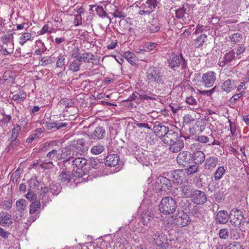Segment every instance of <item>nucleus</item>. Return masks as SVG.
Returning a JSON list of instances; mask_svg holds the SVG:
<instances>
[{
    "label": "nucleus",
    "instance_id": "obj_64",
    "mask_svg": "<svg viewBox=\"0 0 249 249\" xmlns=\"http://www.w3.org/2000/svg\"><path fill=\"white\" fill-rule=\"evenodd\" d=\"M161 181H162L163 182V183L166 185L168 189H170L172 187V185L170 182V181L167 178H162Z\"/></svg>",
    "mask_w": 249,
    "mask_h": 249
},
{
    "label": "nucleus",
    "instance_id": "obj_18",
    "mask_svg": "<svg viewBox=\"0 0 249 249\" xmlns=\"http://www.w3.org/2000/svg\"><path fill=\"white\" fill-rule=\"evenodd\" d=\"M174 11L176 18L182 19L185 23H186V21H189V14L186 12V9L184 7L176 9Z\"/></svg>",
    "mask_w": 249,
    "mask_h": 249
},
{
    "label": "nucleus",
    "instance_id": "obj_61",
    "mask_svg": "<svg viewBox=\"0 0 249 249\" xmlns=\"http://www.w3.org/2000/svg\"><path fill=\"white\" fill-rule=\"evenodd\" d=\"M196 140L202 143H206L209 142V138L206 136H199L197 137Z\"/></svg>",
    "mask_w": 249,
    "mask_h": 249
},
{
    "label": "nucleus",
    "instance_id": "obj_34",
    "mask_svg": "<svg viewBox=\"0 0 249 249\" xmlns=\"http://www.w3.org/2000/svg\"><path fill=\"white\" fill-rule=\"evenodd\" d=\"M76 148L81 153H85L88 150L87 147L85 146V140L83 139H79L77 141Z\"/></svg>",
    "mask_w": 249,
    "mask_h": 249
},
{
    "label": "nucleus",
    "instance_id": "obj_31",
    "mask_svg": "<svg viewBox=\"0 0 249 249\" xmlns=\"http://www.w3.org/2000/svg\"><path fill=\"white\" fill-rule=\"evenodd\" d=\"M217 158L215 157H209L206 160L205 166L208 169H213L217 164Z\"/></svg>",
    "mask_w": 249,
    "mask_h": 249
},
{
    "label": "nucleus",
    "instance_id": "obj_6",
    "mask_svg": "<svg viewBox=\"0 0 249 249\" xmlns=\"http://www.w3.org/2000/svg\"><path fill=\"white\" fill-rule=\"evenodd\" d=\"M49 161H44L42 164L49 163L53 164V160L57 161L61 160H67V154L63 150L53 149L50 151L46 155Z\"/></svg>",
    "mask_w": 249,
    "mask_h": 249
},
{
    "label": "nucleus",
    "instance_id": "obj_46",
    "mask_svg": "<svg viewBox=\"0 0 249 249\" xmlns=\"http://www.w3.org/2000/svg\"><path fill=\"white\" fill-rule=\"evenodd\" d=\"M1 40L4 45H6L13 42V36L12 34H5L1 37Z\"/></svg>",
    "mask_w": 249,
    "mask_h": 249
},
{
    "label": "nucleus",
    "instance_id": "obj_50",
    "mask_svg": "<svg viewBox=\"0 0 249 249\" xmlns=\"http://www.w3.org/2000/svg\"><path fill=\"white\" fill-rule=\"evenodd\" d=\"M198 166L197 165H190L188 168L185 169L184 171L185 173L188 175L193 174L196 173L198 170Z\"/></svg>",
    "mask_w": 249,
    "mask_h": 249
},
{
    "label": "nucleus",
    "instance_id": "obj_32",
    "mask_svg": "<svg viewBox=\"0 0 249 249\" xmlns=\"http://www.w3.org/2000/svg\"><path fill=\"white\" fill-rule=\"evenodd\" d=\"M77 14L74 16L73 23L75 26L80 25L82 23L81 13L83 12V9L81 7L78 8L77 10Z\"/></svg>",
    "mask_w": 249,
    "mask_h": 249
},
{
    "label": "nucleus",
    "instance_id": "obj_37",
    "mask_svg": "<svg viewBox=\"0 0 249 249\" xmlns=\"http://www.w3.org/2000/svg\"><path fill=\"white\" fill-rule=\"evenodd\" d=\"M53 1L56 4L61 8L66 7L74 2L73 0H53Z\"/></svg>",
    "mask_w": 249,
    "mask_h": 249
},
{
    "label": "nucleus",
    "instance_id": "obj_24",
    "mask_svg": "<svg viewBox=\"0 0 249 249\" xmlns=\"http://www.w3.org/2000/svg\"><path fill=\"white\" fill-rule=\"evenodd\" d=\"M192 160L196 164H201L205 160V155L201 151L197 150L193 153L191 155Z\"/></svg>",
    "mask_w": 249,
    "mask_h": 249
},
{
    "label": "nucleus",
    "instance_id": "obj_16",
    "mask_svg": "<svg viewBox=\"0 0 249 249\" xmlns=\"http://www.w3.org/2000/svg\"><path fill=\"white\" fill-rule=\"evenodd\" d=\"M183 121L185 124L192 126L194 124L199 122V119L196 118V114L192 112L184 115Z\"/></svg>",
    "mask_w": 249,
    "mask_h": 249
},
{
    "label": "nucleus",
    "instance_id": "obj_19",
    "mask_svg": "<svg viewBox=\"0 0 249 249\" xmlns=\"http://www.w3.org/2000/svg\"><path fill=\"white\" fill-rule=\"evenodd\" d=\"M119 157L117 154H109L106 158L105 164L107 166L114 167L118 163Z\"/></svg>",
    "mask_w": 249,
    "mask_h": 249
},
{
    "label": "nucleus",
    "instance_id": "obj_42",
    "mask_svg": "<svg viewBox=\"0 0 249 249\" xmlns=\"http://www.w3.org/2000/svg\"><path fill=\"white\" fill-rule=\"evenodd\" d=\"M5 45L6 46H2V48L3 50V54L5 55H7L13 52L14 45V43L12 42Z\"/></svg>",
    "mask_w": 249,
    "mask_h": 249
},
{
    "label": "nucleus",
    "instance_id": "obj_5",
    "mask_svg": "<svg viewBox=\"0 0 249 249\" xmlns=\"http://www.w3.org/2000/svg\"><path fill=\"white\" fill-rule=\"evenodd\" d=\"M147 78L151 82L160 84L163 83L162 76L159 69L155 67H150L147 71Z\"/></svg>",
    "mask_w": 249,
    "mask_h": 249
},
{
    "label": "nucleus",
    "instance_id": "obj_3",
    "mask_svg": "<svg viewBox=\"0 0 249 249\" xmlns=\"http://www.w3.org/2000/svg\"><path fill=\"white\" fill-rule=\"evenodd\" d=\"M87 160L84 157L75 158L72 161L73 171H75L77 177H82L87 170Z\"/></svg>",
    "mask_w": 249,
    "mask_h": 249
},
{
    "label": "nucleus",
    "instance_id": "obj_26",
    "mask_svg": "<svg viewBox=\"0 0 249 249\" xmlns=\"http://www.w3.org/2000/svg\"><path fill=\"white\" fill-rule=\"evenodd\" d=\"M207 42V36L205 34H201L195 40V46L196 48L202 47L206 45Z\"/></svg>",
    "mask_w": 249,
    "mask_h": 249
},
{
    "label": "nucleus",
    "instance_id": "obj_41",
    "mask_svg": "<svg viewBox=\"0 0 249 249\" xmlns=\"http://www.w3.org/2000/svg\"><path fill=\"white\" fill-rule=\"evenodd\" d=\"M59 178L62 182L68 183L71 180L70 174L68 171H63L59 175Z\"/></svg>",
    "mask_w": 249,
    "mask_h": 249
},
{
    "label": "nucleus",
    "instance_id": "obj_11",
    "mask_svg": "<svg viewBox=\"0 0 249 249\" xmlns=\"http://www.w3.org/2000/svg\"><path fill=\"white\" fill-rule=\"evenodd\" d=\"M174 221V223L177 226L183 227L189 224L190 219L186 213L181 212L178 213Z\"/></svg>",
    "mask_w": 249,
    "mask_h": 249
},
{
    "label": "nucleus",
    "instance_id": "obj_63",
    "mask_svg": "<svg viewBox=\"0 0 249 249\" xmlns=\"http://www.w3.org/2000/svg\"><path fill=\"white\" fill-rule=\"evenodd\" d=\"M243 95V93L240 92L238 94L233 95L230 99L231 102L235 103L239 98Z\"/></svg>",
    "mask_w": 249,
    "mask_h": 249
},
{
    "label": "nucleus",
    "instance_id": "obj_21",
    "mask_svg": "<svg viewBox=\"0 0 249 249\" xmlns=\"http://www.w3.org/2000/svg\"><path fill=\"white\" fill-rule=\"evenodd\" d=\"M185 172L184 170H176L172 173V177L174 180L178 183H182L185 178Z\"/></svg>",
    "mask_w": 249,
    "mask_h": 249
},
{
    "label": "nucleus",
    "instance_id": "obj_30",
    "mask_svg": "<svg viewBox=\"0 0 249 249\" xmlns=\"http://www.w3.org/2000/svg\"><path fill=\"white\" fill-rule=\"evenodd\" d=\"M226 173V168L223 166L218 167L213 174L214 179L216 181L221 179Z\"/></svg>",
    "mask_w": 249,
    "mask_h": 249
},
{
    "label": "nucleus",
    "instance_id": "obj_23",
    "mask_svg": "<svg viewBox=\"0 0 249 249\" xmlns=\"http://www.w3.org/2000/svg\"><path fill=\"white\" fill-rule=\"evenodd\" d=\"M229 215L226 211H220L216 215L215 219L217 223L219 224H225L229 219Z\"/></svg>",
    "mask_w": 249,
    "mask_h": 249
},
{
    "label": "nucleus",
    "instance_id": "obj_27",
    "mask_svg": "<svg viewBox=\"0 0 249 249\" xmlns=\"http://www.w3.org/2000/svg\"><path fill=\"white\" fill-rule=\"evenodd\" d=\"M105 131L102 127H96L92 133V137L94 139H101L104 137Z\"/></svg>",
    "mask_w": 249,
    "mask_h": 249
},
{
    "label": "nucleus",
    "instance_id": "obj_1",
    "mask_svg": "<svg viewBox=\"0 0 249 249\" xmlns=\"http://www.w3.org/2000/svg\"><path fill=\"white\" fill-rule=\"evenodd\" d=\"M157 6V0H140L137 6L139 10L138 16L141 18L149 16Z\"/></svg>",
    "mask_w": 249,
    "mask_h": 249
},
{
    "label": "nucleus",
    "instance_id": "obj_45",
    "mask_svg": "<svg viewBox=\"0 0 249 249\" xmlns=\"http://www.w3.org/2000/svg\"><path fill=\"white\" fill-rule=\"evenodd\" d=\"M66 58L64 54H60L57 58L56 62V67L62 68L65 64Z\"/></svg>",
    "mask_w": 249,
    "mask_h": 249
},
{
    "label": "nucleus",
    "instance_id": "obj_54",
    "mask_svg": "<svg viewBox=\"0 0 249 249\" xmlns=\"http://www.w3.org/2000/svg\"><path fill=\"white\" fill-rule=\"evenodd\" d=\"M48 33L49 34H51L52 33L51 30H49V27L48 25L45 24L44 25L42 29L38 32V34L39 35H43L46 33Z\"/></svg>",
    "mask_w": 249,
    "mask_h": 249
},
{
    "label": "nucleus",
    "instance_id": "obj_14",
    "mask_svg": "<svg viewBox=\"0 0 249 249\" xmlns=\"http://www.w3.org/2000/svg\"><path fill=\"white\" fill-rule=\"evenodd\" d=\"M238 82L237 80L227 79L224 82L221 86V89L226 92H230L237 88Z\"/></svg>",
    "mask_w": 249,
    "mask_h": 249
},
{
    "label": "nucleus",
    "instance_id": "obj_58",
    "mask_svg": "<svg viewBox=\"0 0 249 249\" xmlns=\"http://www.w3.org/2000/svg\"><path fill=\"white\" fill-rule=\"evenodd\" d=\"M112 15L114 18H125L126 17V14L122 11H120L118 10H116L112 14Z\"/></svg>",
    "mask_w": 249,
    "mask_h": 249
},
{
    "label": "nucleus",
    "instance_id": "obj_4",
    "mask_svg": "<svg viewBox=\"0 0 249 249\" xmlns=\"http://www.w3.org/2000/svg\"><path fill=\"white\" fill-rule=\"evenodd\" d=\"M169 67L173 70H176L180 65L182 69H185L187 62L183 58L182 54L177 55L175 53L172 54L167 60Z\"/></svg>",
    "mask_w": 249,
    "mask_h": 249
},
{
    "label": "nucleus",
    "instance_id": "obj_9",
    "mask_svg": "<svg viewBox=\"0 0 249 249\" xmlns=\"http://www.w3.org/2000/svg\"><path fill=\"white\" fill-rule=\"evenodd\" d=\"M78 61L80 62L90 63L95 65L100 63V58L95 56L90 53L85 52L80 54L78 57Z\"/></svg>",
    "mask_w": 249,
    "mask_h": 249
},
{
    "label": "nucleus",
    "instance_id": "obj_28",
    "mask_svg": "<svg viewBox=\"0 0 249 249\" xmlns=\"http://www.w3.org/2000/svg\"><path fill=\"white\" fill-rule=\"evenodd\" d=\"M26 95L25 91L23 90H19L17 94L13 96L12 99L17 103H20L24 100Z\"/></svg>",
    "mask_w": 249,
    "mask_h": 249
},
{
    "label": "nucleus",
    "instance_id": "obj_40",
    "mask_svg": "<svg viewBox=\"0 0 249 249\" xmlns=\"http://www.w3.org/2000/svg\"><path fill=\"white\" fill-rule=\"evenodd\" d=\"M27 202L24 199H20L16 202V206L18 211H23L26 210Z\"/></svg>",
    "mask_w": 249,
    "mask_h": 249
},
{
    "label": "nucleus",
    "instance_id": "obj_51",
    "mask_svg": "<svg viewBox=\"0 0 249 249\" xmlns=\"http://www.w3.org/2000/svg\"><path fill=\"white\" fill-rule=\"evenodd\" d=\"M219 236L223 239H226L229 237V231L227 229H222L219 231Z\"/></svg>",
    "mask_w": 249,
    "mask_h": 249
},
{
    "label": "nucleus",
    "instance_id": "obj_49",
    "mask_svg": "<svg viewBox=\"0 0 249 249\" xmlns=\"http://www.w3.org/2000/svg\"><path fill=\"white\" fill-rule=\"evenodd\" d=\"M1 81L5 85L6 83H9L13 81V77L10 75L9 72H5L3 73L2 77L0 78Z\"/></svg>",
    "mask_w": 249,
    "mask_h": 249
},
{
    "label": "nucleus",
    "instance_id": "obj_2",
    "mask_svg": "<svg viewBox=\"0 0 249 249\" xmlns=\"http://www.w3.org/2000/svg\"><path fill=\"white\" fill-rule=\"evenodd\" d=\"M159 207L160 213L165 215H169L176 211L177 205L173 198L171 196H166L162 198Z\"/></svg>",
    "mask_w": 249,
    "mask_h": 249
},
{
    "label": "nucleus",
    "instance_id": "obj_12",
    "mask_svg": "<svg viewBox=\"0 0 249 249\" xmlns=\"http://www.w3.org/2000/svg\"><path fill=\"white\" fill-rule=\"evenodd\" d=\"M154 243L161 248H165L167 247V236L163 233L155 234L153 236Z\"/></svg>",
    "mask_w": 249,
    "mask_h": 249
},
{
    "label": "nucleus",
    "instance_id": "obj_22",
    "mask_svg": "<svg viewBox=\"0 0 249 249\" xmlns=\"http://www.w3.org/2000/svg\"><path fill=\"white\" fill-rule=\"evenodd\" d=\"M169 148L171 151L173 153H177L183 148L184 142L182 140L178 139L169 144Z\"/></svg>",
    "mask_w": 249,
    "mask_h": 249
},
{
    "label": "nucleus",
    "instance_id": "obj_25",
    "mask_svg": "<svg viewBox=\"0 0 249 249\" xmlns=\"http://www.w3.org/2000/svg\"><path fill=\"white\" fill-rule=\"evenodd\" d=\"M32 34L29 32H24L20 35L18 38L19 44L21 46L24 45L28 41H32L33 39Z\"/></svg>",
    "mask_w": 249,
    "mask_h": 249
},
{
    "label": "nucleus",
    "instance_id": "obj_13",
    "mask_svg": "<svg viewBox=\"0 0 249 249\" xmlns=\"http://www.w3.org/2000/svg\"><path fill=\"white\" fill-rule=\"evenodd\" d=\"M178 163L183 166L188 165L192 160L191 154L187 151L180 152L177 158Z\"/></svg>",
    "mask_w": 249,
    "mask_h": 249
},
{
    "label": "nucleus",
    "instance_id": "obj_8",
    "mask_svg": "<svg viewBox=\"0 0 249 249\" xmlns=\"http://www.w3.org/2000/svg\"><path fill=\"white\" fill-rule=\"evenodd\" d=\"M229 218L230 222L234 226L239 227L241 225L242 219L243 218L242 213L237 209H233L231 210Z\"/></svg>",
    "mask_w": 249,
    "mask_h": 249
},
{
    "label": "nucleus",
    "instance_id": "obj_10",
    "mask_svg": "<svg viewBox=\"0 0 249 249\" xmlns=\"http://www.w3.org/2000/svg\"><path fill=\"white\" fill-rule=\"evenodd\" d=\"M191 198L194 203L198 205L205 203L207 199L204 192L198 190H194V194Z\"/></svg>",
    "mask_w": 249,
    "mask_h": 249
},
{
    "label": "nucleus",
    "instance_id": "obj_29",
    "mask_svg": "<svg viewBox=\"0 0 249 249\" xmlns=\"http://www.w3.org/2000/svg\"><path fill=\"white\" fill-rule=\"evenodd\" d=\"M124 58L131 65L136 64L137 58L135 54L131 52L127 51L124 54Z\"/></svg>",
    "mask_w": 249,
    "mask_h": 249
},
{
    "label": "nucleus",
    "instance_id": "obj_57",
    "mask_svg": "<svg viewBox=\"0 0 249 249\" xmlns=\"http://www.w3.org/2000/svg\"><path fill=\"white\" fill-rule=\"evenodd\" d=\"M151 216L147 214H143L142 215V219L143 224H147L151 220Z\"/></svg>",
    "mask_w": 249,
    "mask_h": 249
},
{
    "label": "nucleus",
    "instance_id": "obj_33",
    "mask_svg": "<svg viewBox=\"0 0 249 249\" xmlns=\"http://www.w3.org/2000/svg\"><path fill=\"white\" fill-rule=\"evenodd\" d=\"M182 194L186 197H191L194 194V190L191 189V186L188 185H184L182 186Z\"/></svg>",
    "mask_w": 249,
    "mask_h": 249
},
{
    "label": "nucleus",
    "instance_id": "obj_48",
    "mask_svg": "<svg viewBox=\"0 0 249 249\" xmlns=\"http://www.w3.org/2000/svg\"><path fill=\"white\" fill-rule=\"evenodd\" d=\"M225 249H244V248L240 242H233L226 246Z\"/></svg>",
    "mask_w": 249,
    "mask_h": 249
},
{
    "label": "nucleus",
    "instance_id": "obj_7",
    "mask_svg": "<svg viewBox=\"0 0 249 249\" xmlns=\"http://www.w3.org/2000/svg\"><path fill=\"white\" fill-rule=\"evenodd\" d=\"M216 80V74L213 71H208L202 74L201 82L206 88L212 87Z\"/></svg>",
    "mask_w": 249,
    "mask_h": 249
},
{
    "label": "nucleus",
    "instance_id": "obj_15",
    "mask_svg": "<svg viewBox=\"0 0 249 249\" xmlns=\"http://www.w3.org/2000/svg\"><path fill=\"white\" fill-rule=\"evenodd\" d=\"M178 139V133L168 129L162 141L164 143L169 144Z\"/></svg>",
    "mask_w": 249,
    "mask_h": 249
},
{
    "label": "nucleus",
    "instance_id": "obj_43",
    "mask_svg": "<svg viewBox=\"0 0 249 249\" xmlns=\"http://www.w3.org/2000/svg\"><path fill=\"white\" fill-rule=\"evenodd\" d=\"M104 150V147L101 144H97L93 146L90 152L94 155H98L101 153Z\"/></svg>",
    "mask_w": 249,
    "mask_h": 249
},
{
    "label": "nucleus",
    "instance_id": "obj_39",
    "mask_svg": "<svg viewBox=\"0 0 249 249\" xmlns=\"http://www.w3.org/2000/svg\"><path fill=\"white\" fill-rule=\"evenodd\" d=\"M81 63L77 60L71 62L69 66V70L73 72H77L79 71Z\"/></svg>",
    "mask_w": 249,
    "mask_h": 249
},
{
    "label": "nucleus",
    "instance_id": "obj_36",
    "mask_svg": "<svg viewBox=\"0 0 249 249\" xmlns=\"http://www.w3.org/2000/svg\"><path fill=\"white\" fill-rule=\"evenodd\" d=\"M230 39L232 45L239 44V43L242 42L243 37L240 34L237 33L231 35L230 36Z\"/></svg>",
    "mask_w": 249,
    "mask_h": 249
},
{
    "label": "nucleus",
    "instance_id": "obj_53",
    "mask_svg": "<svg viewBox=\"0 0 249 249\" xmlns=\"http://www.w3.org/2000/svg\"><path fill=\"white\" fill-rule=\"evenodd\" d=\"M152 96H148L146 94H141L139 95V98L142 100H155L156 99L155 97V95L151 93Z\"/></svg>",
    "mask_w": 249,
    "mask_h": 249
},
{
    "label": "nucleus",
    "instance_id": "obj_60",
    "mask_svg": "<svg viewBox=\"0 0 249 249\" xmlns=\"http://www.w3.org/2000/svg\"><path fill=\"white\" fill-rule=\"evenodd\" d=\"M25 197L27 199L31 201L35 199L36 197V196L33 192L29 191L26 195Z\"/></svg>",
    "mask_w": 249,
    "mask_h": 249
},
{
    "label": "nucleus",
    "instance_id": "obj_56",
    "mask_svg": "<svg viewBox=\"0 0 249 249\" xmlns=\"http://www.w3.org/2000/svg\"><path fill=\"white\" fill-rule=\"evenodd\" d=\"M227 62H230L234 58V52L233 51L229 52L224 55Z\"/></svg>",
    "mask_w": 249,
    "mask_h": 249
},
{
    "label": "nucleus",
    "instance_id": "obj_59",
    "mask_svg": "<svg viewBox=\"0 0 249 249\" xmlns=\"http://www.w3.org/2000/svg\"><path fill=\"white\" fill-rule=\"evenodd\" d=\"M186 102L192 105H196L197 104V102L195 98H194L192 96H190L186 97Z\"/></svg>",
    "mask_w": 249,
    "mask_h": 249
},
{
    "label": "nucleus",
    "instance_id": "obj_55",
    "mask_svg": "<svg viewBox=\"0 0 249 249\" xmlns=\"http://www.w3.org/2000/svg\"><path fill=\"white\" fill-rule=\"evenodd\" d=\"M0 205L3 209L8 210L12 207V202L10 200H4L1 202Z\"/></svg>",
    "mask_w": 249,
    "mask_h": 249
},
{
    "label": "nucleus",
    "instance_id": "obj_44",
    "mask_svg": "<svg viewBox=\"0 0 249 249\" xmlns=\"http://www.w3.org/2000/svg\"><path fill=\"white\" fill-rule=\"evenodd\" d=\"M70 53L72 58H75L78 61V57L80 55V50L78 47L74 46L71 48Z\"/></svg>",
    "mask_w": 249,
    "mask_h": 249
},
{
    "label": "nucleus",
    "instance_id": "obj_35",
    "mask_svg": "<svg viewBox=\"0 0 249 249\" xmlns=\"http://www.w3.org/2000/svg\"><path fill=\"white\" fill-rule=\"evenodd\" d=\"M95 11L99 17L102 18H107L109 19V22H111V18L108 16L107 12L104 10L102 6H97L95 9Z\"/></svg>",
    "mask_w": 249,
    "mask_h": 249
},
{
    "label": "nucleus",
    "instance_id": "obj_17",
    "mask_svg": "<svg viewBox=\"0 0 249 249\" xmlns=\"http://www.w3.org/2000/svg\"><path fill=\"white\" fill-rule=\"evenodd\" d=\"M13 223L12 216L3 212H0V225L3 227H9Z\"/></svg>",
    "mask_w": 249,
    "mask_h": 249
},
{
    "label": "nucleus",
    "instance_id": "obj_47",
    "mask_svg": "<svg viewBox=\"0 0 249 249\" xmlns=\"http://www.w3.org/2000/svg\"><path fill=\"white\" fill-rule=\"evenodd\" d=\"M41 204L39 201H35L30 206V213L33 214L40 208Z\"/></svg>",
    "mask_w": 249,
    "mask_h": 249
},
{
    "label": "nucleus",
    "instance_id": "obj_38",
    "mask_svg": "<svg viewBox=\"0 0 249 249\" xmlns=\"http://www.w3.org/2000/svg\"><path fill=\"white\" fill-rule=\"evenodd\" d=\"M21 127L19 125H17L15 126L11 131V137L9 140L11 142H14L18 138L19 131H20Z\"/></svg>",
    "mask_w": 249,
    "mask_h": 249
},
{
    "label": "nucleus",
    "instance_id": "obj_62",
    "mask_svg": "<svg viewBox=\"0 0 249 249\" xmlns=\"http://www.w3.org/2000/svg\"><path fill=\"white\" fill-rule=\"evenodd\" d=\"M11 119L12 117L11 115L4 114L3 116L1 122L4 124H8L11 121Z\"/></svg>",
    "mask_w": 249,
    "mask_h": 249
},
{
    "label": "nucleus",
    "instance_id": "obj_52",
    "mask_svg": "<svg viewBox=\"0 0 249 249\" xmlns=\"http://www.w3.org/2000/svg\"><path fill=\"white\" fill-rule=\"evenodd\" d=\"M51 63L50 58L48 56L43 57L39 61L38 65L42 66H45Z\"/></svg>",
    "mask_w": 249,
    "mask_h": 249
},
{
    "label": "nucleus",
    "instance_id": "obj_20",
    "mask_svg": "<svg viewBox=\"0 0 249 249\" xmlns=\"http://www.w3.org/2000/svg\"><path fill=\"white\" fill-rule=\"evenodd\" d=\"M153 130L156 136L160 138L161 140L168 130V127L164 125H156L153 127Z\"/></svg>",
    "mask_w": 249,
    "mask_h": 249
}]
</instances>
